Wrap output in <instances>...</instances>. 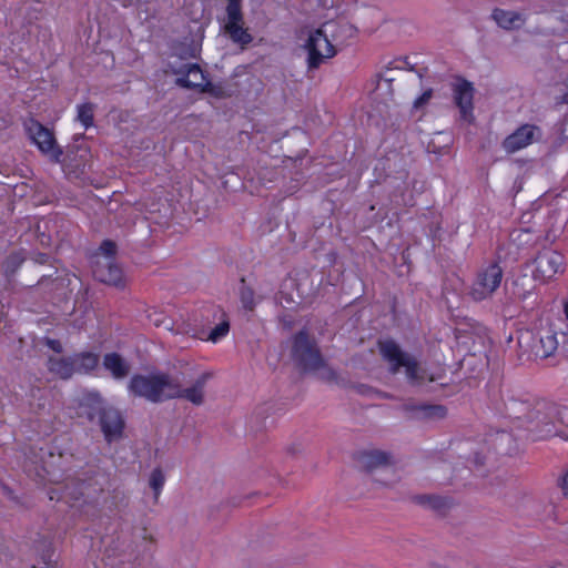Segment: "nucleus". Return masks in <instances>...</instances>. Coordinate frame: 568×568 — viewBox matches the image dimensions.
Returning a JSON list of instances; mask_svg holds the SVG:
<instances>
[{"label": "nucleus", "mask_w": 568, "mask_h": 568, "mask_svg": "<svg viewBox=\"0 0 568 568\" xmlns=\"http://www.w3.org/2000/svg\"><path fill=\"white\" fill-rule=\"evenodd\" d=\"M164 483H165V476H164L163 471L160 468L153 469L152 473L150 474L149 486L154 491L155 501L158 500V498L161 494Z\"/></svg>", "instance_id": "23"}, {"label": "nucleus", "mask_w": 568, "mask_h": 568, "mask_svg": "<svg viewBox=\"0 0 568 568\" xmlns=\"http://www.w3.org/2000/svg\"><path fill=\"white\" fill-rule=\"evenodd\" d=\"M129 393L151 403L174 399L179 390V377L164 372L135 374L128 384Z\"/></svg>", "instance_id": "1"}, {"label": "nucleus", "mask_w": 568, "mask_h": 568, "mask_svg": "<svg viewBox=\"0 0 568 568\" xmlns=\"http://www.w3.org/2000/svg\"><path fill=\"white\" fill-rule=\"evenodd\" d=\"M103 366L115 379L125 378L131 371V365L118 353L105 354L103 357Z\"/></svg>", "instance_id": "16"}, {"label": "nucleus", "mask_w": 568, "mask_h": 568, "mask_svg": "<svg viewBox=\"0 0 568 568\" xmlns=\"http://www.w3.org/2000/svg\"><path fill=\"white\" fill-rule=\"evenodd\" d=\"M545 568H562L561 565H549Z\"/></svg>", "instance_id": "36"}, {"label": "nucleus", "mask_w": 568, "mask_h": 568, "mask_svg": "<svg viewBox=\"0 0 568 568\" xmlns=\"http://www.w3.org/2000/svg\"><path fill=\"white\" fill-rule=\"evenodd\" d=\"M493 18L504 29L519 28L525 19L523 14L516 11L495 9L493 11Z\"/></svg>", "instance_id": "18"}, {"label": "nucleus", "mask_w": 568, "mask_h": 568, "mask_svg": "<svg viewBox=\"0 0 568 568\" xmlns=\"http://www.w3.org/2000/svg\"><path fill=\"white\" fill-rule=\"evenodd\" d=\"M392 69H387L385 72L381 74V80L378 82V88H382L383 84H389L395 78L390 74Z\"/></svg>", "instance_id": "31"}, {"label": "nucleus", "mask_w": 568, "mask_h": 568, "mask_svg": "<svg viewBox=\"0 0 568 568\" xmlns=\"http://www.w3.org/2000/svg\"><path fill=\"white\" fill-rule=\"evenodd\" d=\"M48 368L52 374L63 379L70 378L75 373L73 357H50Z\"/></svg>", "instance_id": "17"}, {"label": "nucleus", "mask_w": 568, "mask_h": 568, "mask_svg": "<svg viewBox=\"0 0 568 568\" xmlns=\"http://www.w3.org/2000/svg\"><path fill=\"white\" fill-rule=\"evenodd\" d=\"M558 347V341L555 333L546 332L545 335H541L539 338V348L537 349V354L542 357H548L555 353Z\"/></svg>", "instance_id": "21"}, {"label": "nucleus", "mask_w": 568, "mask_h": 568, "mask_svg": "<svg viewBox=\"0 0 568 568\" xmlns=\"http://www.w3.org/2000/svg\"><path fill=\"white\" fill-rule=\"evenodd\" d=\"M102 432L108 442L118 439L123 430L124 422L121 414L114 408H104L100 416Z\"/></svg>", "instance_id": "15"}, {"label": "nucleus", "mask_w": 568, "mask_h": 568, "mask_svg": "<svg viewBox=\"0 0 568 568\" xmlns=\"http://www.w3.org/2000/svg\"><path fill=\"white\" fill-rule=\"evenodd\" d=\"M23 260V256L19 253L11 254L4 262V273L7 275L13 274L21 266Z\"/></svg>", "instance_id": "25"}, {"label": "nucleus", "mask_w": 568, "mask_h": 568, "mask_svg": "<svg viewBox=\"0 0 568 568\" xmlns=\"http://www.w3.org/2000/svg\"><path fill=\"white\" fill-rule=\"evenodd\" d=\"M328 23L322 28L308 31L304 48L308 53V68L316 69L327 59L336 54V50L327 36Z\"/></svg>", "instance_id": "4"}, {"label": "nucleus", "mask_w": 568, "mask_h": 568, "mask_svg": "<svg viewBox=\"0 0 568 568\" xmlns=\"http://www.w3.org/2000/svg\"><path fill=\"white\" fill-rule=\"evenodd\" d=\"M534 264V278L540 282H546L562 271L564 257L555 251H544L538 254Z\"/></svg>", "instance_id": "10"}, {"label": "nucleus", "mask_w": 568, "mask_h": 568, "mask_svg": "<svg viewBox=\"0 0 568 568\" xmlns=\"http://www.w3.org/2000/svg\"><path fill=\"white\" fill-rule=\"evenodd\" d=\"M240 297L243 306L247 310H253L255 306L254 292L252 288L243 286L240 292Z\"/></svg>", "instance_id": "27"}, {"label": "nucleus", "mask_w": 568, "mask_h": 568, "mask_svg": "<svg viewBox=\"0 0 568 568\" xmlns=\"http://www.w3.org/2000/svg\"><path fill=\"white\" fill-rule=\"evenodd\" d=\"M95 106L92 103H83L77 106V121H79L84 129L93 125Z\"/></svg>", "instance_id": "22"}, {"label": "nucleus", "mask_w": 568, "mask_h": 568, "mask_svg": "<svg viewBox=\"0 0 568 568\" xmlns=\"http://www.w3.org/2000/svg\"><path fill=\"white\" fill-rule=\"evenodd\" d=\"M170 71L176 75V84L189 89H199L202 92L211 91V83L202 69L195 63H169Z\"/></svg>", "instance_id": "9"}, {"label": "nucleus", "mask_w": 568, "mask_h": 568, "mask_svg": "<svg viewBox=\"0 0 568 568\" xmlns=\"http://www.w3.org/2000/svg\"><path fill=\"white\" fill-rule=\"evenodd\" d=\"M432 97H433V90L432 89L426 90L420 97H418L414 101V104H413L414 109H422L424 105H426L429 102Z\"/></svg>", "instance_id": "29"}, {"label": "nucleus", "mask_w": 568, "mask_h": 568, "mask_svg": "<svg viewBox=\"0 0 568 568\" xmlns=\"http://www.w3.org/2000/svg\"><path fill=\"white\" fill-rule=\"evenodd\" d=\"M94 276L103 283L118 286L122 283V270L109 257H99L93 268Z\"/></svg>", "instance_id": "14"}, {"label": "nucleus", "mask_w": 568, "mask_h": 568, "mask_svg": "<svg viewBox=\"0 0 568 568\" xmlns=\"http://www.w3.org/2000/svg\"><path fill=\"white\" fill-rule=\"evenodd\" d=\"M568 410L556 405H542L530 416L528 430L535 439L558 436L568 440Z\"/></svg>", "instance_id": "2"}, {"label": "nucleus", "mask_w": 568, "mask_h": 568, "mask_svg": "<svg viewBox=\"0 0 568 568\" xmlns=\"http://www.w3.org/2000/svg\"><path fill=\"white\" fill-rule=\"evenodd\" d=\"M537 133H539L537 126L524 124L504 140L503 148L508 153H515L531 144Z\"/></svg>", "instance_id": "13"}, {"label": "nucleus", "mask_w": 568, "mask_h": 568, "mask_svg": "<svg viewBox=\"0 0 568 568\" xmlns=\"http://www.w3.org/2000/svg\"><path fill=\"white\" fill-rule=\"evenodd\" d=\"M292 356L304 369L316 371L323 366L320 351L306 332H300L294 337Z\"/></svg>", "instance_id": "7"}, {"label": "nucleus", "mask_w": 568, "mask_h": 568, "mask_svg": "<svg viewBox=\"0 0 568 568\" xmlns=\"http://www.w3.org/2000/svg\"><path fill=\"white\" fill-rule=\"evenodd\" d=\"M474 94L473 83L466 80H459L454 85V100L459 109L460 118L467 123H471L474 116Z\"/></svg>", "instance_id": "12"}, {"label": "nucleus", "mask_w": 568, "mask_h": 568, "mask_svg": "<svg viewBox=\"0 0 568 568\" xmlns=\"http://www.w3.org/2000/svg\"><path fill=\"white\" fill-rule=\"evenodd\" d=\"M48 345H49L50 348H52L57 353H60L62 351V346H61L59 341L49 339L48 341Z\"/></svg>", "instance_id": "32"}, {"label": "nucleus", "mask_w": 568, "mask_h": 568, "mask_svg": "<svg viewBox=\"0 0 568 568\" xmlns=\"http://www.w3.org/2000/svg\"><path fill=\"white\" fill-rule=\"evenodd\" d=\"M34 261H36L37 263L44 264V263L48 261V255H47V254H42V253L37 254V255L34 256Z\"/></svg>", "instance_id": "34"}, {"label": "nucleus", "mask_w": 568, "mask_h": 568, "mask_svg": "<svg viewBox=\"0 0 568 568\" xmlns=\"http://www.w3.org/2000/svg\"><path fill=\"white\" fill-rule=\"evenodd\" d=\"M561 488L566 496H568V471L562 476Z\"/></svg>", "instance_id": "33"}, {"label": "nucleus", "mask_w": 568, "mask_h": 568, "mask_svg": "<svg viewBox=\"0 0 568 568\" xmlns=\"http://www.w3.org/2000/svg\"><path fill=\"white\" fill-rule=\"evenodd\" d=\"M48 568H55V567H53V566H49Z\"/></svg>", "instance_id": "37"}, {"label": "nucleus", "mask_w": 568, "mask_h": 568, "mask_svg": "<svg viewBox=\"0 0 568 568\" xmlns=\"http://www.w3.org/2000/svg\"><path fill=\"white\" fill-rule=\"evenodd\" d=\"M213 377V373L210 371L201 372L196 375L195 379L186 387L182 386L179 379V390L174 395L175 398H183L193 405L200 406L205 400V387L209 381Z\"/></svg>", "instance_id": "11"}, {"label": "nucleus", "mask_w": 568, "mask_h": 568, "mask_svg": "<svg viewBox=\"0 0 568 568\" xmlns=\"http://www.w3.org/2000/svg\"><path fill=\"white\" fill-rule=\"evenodd\" d=\"M226 21L225 32L229 34L234 43L242 47L247 45L252 42L253 38L245 29L243 22V14L241 10V0H226Z\"/></svg>", "instance_id": "8"}, {"label": "nucleus", "mask_w": 568, "mask_h": 568, "mask_svg": "<svg viewBox=\"0 0 568 568\" xmlns=\"http://www.w3.org/2000/svg\"><path fill=\"white\" fill-rule=\"evenodd\" d=\"M73 357L75 373H89L99 364V355L91 352L75 354Z\"/></svg>", "instance_id": "19"}, {"label": "nucleus", "mask_w": 568, "mask_h": 568, "mask_svg": "<svg viewBox=\"0 0 568 568\" xmlns=\"http://www.w3.org/2000/svg\"><path fill=\"white\" fill-rule=\"evenodd\" d=\"M419 500L426 507L438 511L446 509L449 504L446 498L434 495L423 496Z\"/></svg>", "instance_id": "24"}, {"label": "nucleus", "mask_w": 568, "mask_h": 568, "mask_svg": "<svg viewBox=\"0 0 568 568\" xmlns=\"http://www.w3.org/2000/svg\"><path fill=\"white\" fill-rule=\"evenodd\" d=\"M419 412L425 417L432 418H442L445 416L446 410L443 406L434 405V406H423L419 408Z\"/></svg>", "instance_id": "28"}, {"label": "nucleus", "mask_w": 568, "mask_h": 568, "mask_svg": "<svg viewBox=\"0 0 568 568\" xmlns=\"http://www.w3.org/2000/svg\"><path fill=\"white\" fill-rule=\"evenodd\" d=\"M379 351L383 358L388 363L392 373H398L404 369L407 379L412 384H423L425 382H433L435 377L427 373L414 356L405 353L393 341L379 342Z\"/></svg>", "instance_id": "3"}, {"label": "nucleus", "mask_w": 568, "mask_h": 568, "mask_svg": "<svg viewBox=\"0 0 568 568\" xmlns=\"http://www.w3.org/2000/svg\"><path fill=\"white\" fill-rule=\"evenodd\" d=\"M390 456L382 450H369L363 454L362 463L368 468H375L388 464Z\"/></svg>", "instance_id": "20"}, {"label": "nucleus", "mask_w": 568, "mask_h": 568, "mask_svg": "<svg viewBox=\"0 0 568 568\" xmlns=\"http://www.w3.org/2000/svg\"><path fill=\"white\" fill-rule=\"evenodd\" d=\"M100 251L103 253L102 257L112 258V255L115 253V244L111 241H104L100 246Z\"/></svg>", "instance_id": "30"}, {"label": "nucleus", "mask_w": 568, "mask_h": 568, "mask_svg": "<svg viewBox=\"0 0 568 568\" xmlns=\"http://www.w3.org/2000/svg\"><path fill=\"white\" fill-rule=\"evenodd\" d=\"M24 128L29 139L37 145L42 154L48 156L51 161L60 162L63 152L57 144L51 130L33 119L28 120L24 123Z\"/></svg>", "instance_id": "5"}, {"label": "nucleus", "mask_w": 568, "mask_h": 568, "mask_svg": "<svg viewBox=\"0 0 568 568\" xmlns=\"http://www.w3.org/2000/svg\"><path fill=\"white\" fill-rule=\"evenodd\" d=\"M229 329H230V324L227 321H223L221 322L219 325H216L212 331L211 333L209 334L207 336V339L213 342V343H216L219 342L221 338H223L224 336H226V334L229 333Z\"/></svg>", "instance_id": "26"}, {"label": "nucleus", "mask_w": 568, "mask_h": 568, "mask_svg": "<svg viewBox=\"0 0 568 568\" xmlns=\"http://www.w3.org/2000/svg\"><path fill=\"white\" fill-rule=\"evenodd\" d=\"M503 270L497 263L483 266L471 285L470 295L475 301H483L493 295L500 286Z\"/></svg>", "instance_id": "6"}, {"label": "nucleus", "mask_w": 568, "mask_h": 568, "mask_svg": "<svg viewBox=\"0 0 568 568\" xmlns=\"http://www.w3.org/2000/svg\"><path fill=\"white\" fill-rule=\"evenodd\" d=\"M562 307H564L565 318L568 321V300L564 301Z\"/></svg>", "instance_id": "35"}]
</instances>
